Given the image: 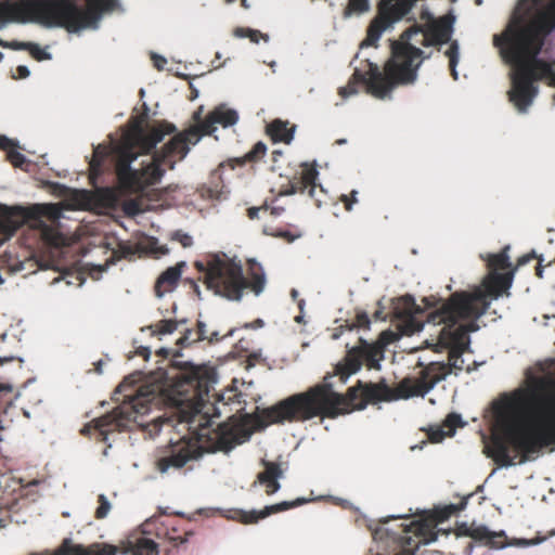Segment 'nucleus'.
Segmentation results:
<instances>
[{"mask_svg":"<svg viewBox=\"0 0 555 555\" xmlns=\"http://www.w3.org/2000/svg\"><path fill=\"white\" fill-rule=\"evenodd\" d=\"M125 211L129 215H137L141 211L138 201L130 199L125 204Z\"/></svg>","mask_w":555,"mask_h":555,"instance_id":"nucleus-49","label":"nucleus"},{"mask_svg":"<svg viewBox=\"0 0 555 555\" xmlns=\"http://www.w3.org/2000/svg\"><path fill=\"white\" fill-rule=\"evenodd\" d=\"M283 211H284L283 207H273V208H271L270 214L272 216H280Z\"/></svg>","mask_w":555,"mask_h":555,"instance_id":"nucleus-64","label":"nucleus"},{"mask_svg":"<svg viewBox=\"0 0 555 555\" xmlns=\"http://www.w3.org/2000/svg\"><path fill=\"white\" fill-rule=\"evenodd\" d=\"M509 246H505L498 254H489L486 258L487 266L490 272H498L499 270L509 269L512 263L508 256Z\"/></svg>","mask_w":555,"mask_h":555,"instance_id":"nucleus-29","label":"nucleus"},{"mask_svg":"<svg viewBox=\"0 0 555 555\" xmlns=\"http://www.w3.org/2000/svg\"><path fill=\"white\" fill-rule=\"evenodd\" d=\"M135 354L142 357L144 360H149L151 356V350L149 347L140 346L137 348Z\"/></svg>","mask_w":555,"mask_h":555,"instance_id":"nucleus-58","label":"nucleus"},{"mask_svg":"<svg viewBox=\"0 0 555 555\" xmlns=\"http://www.w3.org/2000/svg\"><path fill=\"white\" fill-rule=\"evenodd\" d=\"M156 244H157V241L156 240H153L150 242V250L153 253V254H157V255H164L166 254L167 249L164 248V247H156Z\"/></svg>","mask_w":555,"mask_h":555,"instance_id":"nucleus-59","label":"nucleus"},{"mask_svg":"<svg viewBox=\"0 0 555 555\" xmlns=\"http://www.w3.org/2000/svg\"><path fill=\"white\" fill-rule=\"evenodd\" d=\"M266 153L267 145L259 141L243 157L235 158V162L240 166H244L247 163H257L264 157Z\"/></svg>","mask_w":555,"mask_h":555,"instance_id":"nucleus-32","label":"nucleus"},{"mask_svg":"<svg viewBox=\"0 0 555 555\" xmlns=\"http://www.w3.org/2000/svg\"><path fill=\"white\" fill-rule=\"evenodd\" d=\"M358 191L352 190L350 194H343L339 199L344 204V207L347 211H351L353 204L358 203Z\"/></svg>","mask_w":555,"mask_h":555,"instance_id":"nucleus-46","label":"nucleus"},{"mask_svg":"<svg viewBox=\"0 0 555 555\" xmlns=\"http://www.w3.org/2000/svg\"><path fill=\"white\" fill-rule=\"evenodd\" d=\"M462 353L463 352H460V350H449V362L448 363L430 362L429 364L425 365L424 363L418 362L417 366L422 367L418 375L423 374L431 365H437L440 367V370H438L437 374L430 373L426 379H433L435 377V375H440V373H442L443 377L441 378V380H443L450 373H452L453 370L454 371L463 370L464 361L462 359Z\"/></svg>","mask_w":555,"mask_h":555,"instance_id":"nucleus-24","label":"nucleus"},{"mask_svg":"<svg viewBox=\"0 0 555 555\" xmlns=\"http://www.w3.org/2000/svg\"><path fill=\"white\" fill-rule=\"evenodd\" d=\"M105 157H106L105 152L100 151L99 147H96L94 150L92 159L90 162V171H91L90 179H93L94 176H99L101 173Z\"/></svg>","mask_w":555,"mask_h":555,"instance_id":"nucleus-36","label":"nucleus"},{"mask_svg":"<svg viewBox=\"0 0 555 555\" xmlns=\"http://www.w3.org/2000/svg\"><path fill=\"white\" fill-rule=\"evenodd\" d=\"M31 42H22V41H11L9 43L5 42V48H11L13 50H27L29 49Z\"/></svg>","mask_w":555,"mask_h":555,"instance_id":"nucleus-53","label":"nucleus"},{"mask_svg":"<svg viewBox=\"0 0 555 555\" xmlns=\"http://www.w3.org/2000/svg\"><path fill=\"white\" fill-rule=\"evenodd\" d=\"M468 494L461 499L457 504H448L426 513L417 520H411L410 524H400L398 530L389 528H377L373 532L375 541H386L392 546V555H415L421 543L428 544L438 539V535H448L451 529H437L440 522L448 520L451 516L466 508Z\"/></svg>","mask_w":555,"mask_h":555,"instance_id":"nucleus-6","label":"nucleus"},{"mask_svg":"<svg viewBox=\"0 0 555 555\" xmlns=\"http://www.w3.org/2000/svg\"><path fill=\"white\" fill-rule=\"evenodd\" d=\"M545 538H535L533 540H520L517 544L518 545H534V544H539L541 543L542 541H544Z\"/></svg>","mask_w":555,"mask_h":555,"instance_id":"nucleus-61","label":"nucleus"},{"mask_svg":"<svg viewBox=\"0 0 555 555\" xmlns=\"http://www.w3.org/2000/svg\"><path fill=\"white\" fill-rule=\"evenodd\" d=\"M152 60H153L154 66L158 70L164 69L165 65L167 64V60L164 56H160L157 54H152Z\"/></svg>","mask_w":555,"mask_h":555,"instance_id":"nucleus-57","label":"nucleus"},{"mask_svg":"<svg viewBox=\"0 0 555 555\" xmlns=\"http://www.w3.org/2000/svg\"><path fill=\"white\" fill-rule=\"evenodd\" d=\"M469 537L476 541L485 542L492 547H502L505 541V534L503 532H491L485 526L473 528L472 532H469Z\"/></svg>","mask_w":555,"mask_h":555,"instance_id":"nucleus-27","label":"nucleus"},{"mask_svg":"<svg viewBox=\"0 0 555 555\" xmlns=\"http://www.w3.org/2000/svg\"><path fill=\"white\" fill-rule=\"evenodd\" d=\"M98 503H99V506L95 509L94 517L96 519H103L108 515L112 506H111V503L108 502L107 498L104 494H100L98 496Z\"/></svg>","mask_w":555,"mask_h":555,"instance_id":"nucleus-39","label":"nucleus"},{"mask_svg":"<svg viewBox=\"0 0 555 555\" xmlns=\"http://www.w3.org/2000/svg\"><path fill=\"white\" fill-rule=\"evenodd\" d=\"M472 529L473 528L468 527L467 524L462 522L456 527L454 532L456 537H469V532H472Z\"/></svg>","mask_w":555,"mask_h":555,"instance_id":"nucleus-54","label":"nucleus"},{"mask_svg":"<svg viewBox=\"0 0 555 555\" xmlns=\"http://www.w3.org/2000/svg\"><path fill=\"white\" fill-rule=\"evenodd\" d=\"M120 249L125 256H130V255H134L137 253L138 248L133 247L131 245H122V246H120Z\"/></svg>","mask_w":555,"mask_h":555,"instance_id":"nucleus-62","label":"nucleus"},{"mask_svg":"<svg viewBox=\"0 0 555 555\" xmlns=\"http://www.w3.org/2000/svg\"><path fill=\"white\" fill-rule=\"evenodd\" d=\"M295 127H288L287 121L274 119L267 126V132L274 142L291 143L294 138Z\"/></svg>","mask_w":555,"mask_h":555,"instance_id":"nucleus-26","label":"nucleus"},{"mask_svg":"<svg viewBox=\"0 0 555 555\" xmlns=\"http://www.w3.org/2000/svg\"><path fill=\"white\" fill-rule=\"evenodd\" d=\"M185 262H178L173 267L167 268L156 280L154 291L157 297H163L165 293L171 292L178 284L182 269Z\"/></svg>","mask_w":555,"mask_h":555,"instance_id":"nucleus-23","label":"nucleus"},{"mask_svg":"<svg viewBox=\"0 0 555 555\" xmlns=\"http://www.w3.org/2000/svg\"><path fill=\"white\" fill-rule=\"evenodd\" d=\"M60 215V209L53 204L35 205L29 209L0 204V229L15 232L27 221H39L41 218L56 221Z\"/></svg>","mask_w":555,"mask_h":555,"instance_id":"nucleus-14","label":"nucleus"},{"mask_svg":"<svg viewBox=\"0 0 555 555\" xmlns=\"http://www.w3.org/2000/svg\"><path fill=\"white\" fill-rule=\"evenodd\" d=\"M235 35L237 37H248L250 41L257 43L259 41V37L261 36V33L259 30H254L249 28H236Z\"/></svg>","mask_w":555,"mask_h":555,"instance_id":"nucleus-45","label":"nucleus"},{"mask_svg":"<svg viewBox=\"0 0 555 555\" xmlns=\"http://www.w3.org/2000/svg\"><path fill=\"white\" fill-rule=\"evenodd\" d=\"M514 270L506 273L490 272L481 287L473 292L460 291L450 295L449 309L461 317L480 318L490 307V297L498 298L513 283Z\"/></svg>","mask_w":555,"mask_h":555,"instance_id":"nucleus-11","label":"nucleus"},{"mask_svg":"<svg viewBox=\"0 0 555 555\" xmlns=\"http://www.w3.org/2000/svg\"><path fill=\"white\" fill-rule=\"evenodd\" d=\"M403 301L406 304V314L409 317L408 320V326L410 327L411 332H420L422 331L424 323L416 320L413 315L414 312L418 310V307L415 305L414 299L411 296H405L403 298Z\"/></svg>","mask_w":555,"mask_h":555,"instance_id":"nucleus-34","label":"nucleus"},{"mask_svg":"<svg viewBox=\"0 0 555 555\" xmlns=\"http://www.w3.org/2000/svg\"><path fill=\"white\" fill-rule=\"evenodd\" d=\"M306 503L305 499H297L295 501H284L278 504L266 506L262 511H243V509H236L234 511L233 518L238 520L242 524L248 525V524H256L260 519H263L271 514L280 513L287 511L289 508L299 506L301 504Z\"/></svg>","mask_w":555,"mask_h":555,"instance_id":"nucleus-18","label":"nucleus"},{"mask_svg":"<svg viewBox=\"0 0 555 555\" xmlns=\"http://www.w3.org/2000/svg\"><path fill=\"white\" fill-rule=\"evenodd\" d=\"M70 201L80 208H88L92 205L101 208H114L118 204L119 196L115 189L98 188L93 192L74 190Z\"/></svg>","mask_w":555,"mask_h":555,"instance_id":"nucleus-16","label":"nucleus"},{"mask_svg":"<svg viewBox=\"0 0 555 555\" xmlns=\"http://www.w3.org/2000/svg\"><path fill=\"white\" fill-rule=\"evenodd\" d=\"M17 78L24 79L27 78L30 74L29 69L25 65H18L16 68Z\"/></svg>","mask_w":555,"mask_h":555,"instance_id":"nucleus-60","label":"nucleus"},{"mask_svg":"<svg viewBox=\"0 0 555 555\" xmlns=\"http://www.w3.org/2000/svg\"><path fill=\"white\" fill-rule=\"evenodd\" d=\"M201 341V338L198 334L196 333V330H190L186 328L183 333V335L178 339V345L181 347H188L193 343Z\"/></svg>","mask_w":555,"mask_h":555,"instance_id":"nucleus-42","label":"nucleus"},{"mask_svg":"<svg viewBox=\"0 0 555 555\" xmlns=\"http://www.w3.org/2000/svg\"><path fill=\"white\" fill-rule=\"evenodd\" d=\"M160 392L175 409V426L181 427L179 431H188L178 441L170 442L159 451L155 466L162 474L180 469L205 452H229L235 446L249 440L254 431L263 428L258 413L231 415L227 422L211 428L212 417L221 414L220 404L241 405L243 395L236 389H230L219 396L216 405L208 400L207 383L192 375L178 379L168 389L158 385L140 387L130 401H125L109 413L92 420L80 429V434H96V440L105 442L111 433L128 430L131 424L138 422L139 416L149 413L150 404Z\"/></svg>","mask_w":555,"mask_h":555,"instance_id":"nucleus-1","label":"nucleus"},{"mask_svg":"<svg viewBox=\"0 0 555 555\" xmlns=\"http://www.w3.org/2000/svg\"><path fill=\"white\" fill-rule=\"evenodd\" d=\"M115 555H159L158 544L150 538L134 537L117 547Z\"/></svg>","mask_w":555,"mask_h":555,"instance_id":"nucleus-20","label":"nucleus"},{"mask_svg":"<svg viewBox=\"0 0 555 555\" xmlns=\"http://www.w3.org/2000/svg\"><path fill=\"white\" fill-rule=\"evenodd\" d=\"M318 175L314 167L304 164L300 172L294 175L286 185H282L280 194L293 195L308 192L309 197L314 201L317 206H320L325 197V192L322 185L317 183Z\"/></svg>","mask_w":555,"mask_h":555,"instance_id":"nucleus-15","label":"nucleus"},{"mask_svg":"<svg viewBox=\"0 0 555 555\" xmlns=\"http://www.w3.org/2000/svg\"><path fill=\"white\" fill-rule=\"evenodd\" d=\"M362 388L359 382L346 395L336 392L330 383L317 384L304 392L295 393L258 412L263 428L285 422H306L314 417L335 418L353 410H362Z\"/></svg>","mask_w":555,"mask_h":555,"instance_id":"nucleus-2","label":"nucleus"},{"mask_svg":"<svg viewBox=\"0 0 555 555\" xmlns=\"http://www.w3.org/2000/svg\"><path fill=\"white\" fill-rule=\"evenodd\" d=\"M14 149L15 147L9 150L7 153V158L15 168H23L24 165H26L28 162L22 153L15 151Z\"/></svg>","mask_w":555,"mask_h":555,"instance_id":"nucleus-41","label":"nucleus"},{"mask_svg":"<svg viewBox=\"0 0 555 555\" xmlns=\"http://www.w3.org/2000/svg\"><path fill=\"white\" fill-rule=\"evenodd\" d=\"M196 333L198 334L201 340H208L209 343L220 340L218 332H211L210 334H208L206 324L203 321H197Z\"/></svg>","mask_w":555,"mask_h":555,"instance_id":"nucleus-40","label":"nucleus"},{"mask_svg":"<svg viewBox=\"0 0 555 555\" xmlns=\"http://www.w3.org/2000/svg\"><path fill=\"white\" fill-rule=\"evenodd\" d=\"M440 370L437 365H431L417 377H404L396 387H389L385 379L378 383H362V402L360 408H365L367 403L391 402L399 399H409L411 397H424L428 393L443 377V374L435 375L433 379H426L430 373L437 374Z\"/></svg>","mask_w":555,"mask_h":555,"instance_id":"nucleus-10","label":"nucleus"},{"mask_svg":"<svg viewBox=\"0 0 555 555\" xmlns=\"http://www.w3.org/2000/svg\"><path fill=\"white\" fill-rule=\"evenodd\" d=\"M365 85L366 91L377 99L388 96L396 85H404L397 75L388 72V61L385 64L384 73L374 63H367V69L361 72L356 69L348 83L338 89V94L347 99L358 93V86Z\"/></svg>","mask_w":555,"mask_h":555,"instance_id":"nucleus-12","label":"nucleus"},{"mask_svg":"<svg viewBox=\"0 0 555 555\" xmlns=\"http://www.w3.org/2000/svg\"><path fill=\"white\" fill-rule=\"evenodd\" d=\"M194 266L198 272L204 273L206 287L229 300H241L245 289H250L258 296L266 286L263 268L254 259L247 261V276L244 275L241 263L217 255L209 256L205 262L196 261Z\"/></svg>","mask_w":555,"mask_h":555,"instance_id":"nucleus-5","label":"nucleus"},{"mask_svg":"<svg viewBox=\"0 0 555 555\" xmlns=\"http://www.w3.org/2000/svg\"><path fill=\"white\" fill-rule=\"evenodd\" d=\"M273 236L285 238L287 242H294L295 238H297L299 235H294L289 231H276L275 233H272Z\"/></svg>","mask_w":555,"mask_h":555,"instance_id":"nucleus-56","label":"nucleus"},{"mask_svg":"<svg viewBox=\"0 0 555 555\" xmlns=\"http://www.w3.org/2000/svg\"><path fill=\"white\" fill-rule=\"evenodd\" d=\"M211 114L216 124H220L224 128L235 125L238 120L237 112L232 108H228L225 105L217 106L211 111Z\"/></svg>","mask_w":555,"mask_h":555,"instance_id":"nucleus-30","label":"nucleus"},{"mask_svg":"<svg viewBox=\"0 0 555 555\" xmlns=\"http://www.w3.org/2000/svg\"><path fill=\"white\" fill-rule=\"evenodd\" d=\"M16 397L17 396L12 385L0 383V412L5 413L7 410L13 404Z\"/></svg>","mask_w":555,"mask_h":555,"instance_id":"nucleus-35","label":"nucleus"},{"mask_svg":"<svg viewBox=\"0 0 555 555\" xmlns=\"http://www.w3.org/2000/svg\"><path fill=\"white\" fill-rule=\"evenodd\" d=\"M371 324V320L366 312L361 311L358 312L354 320L352 321H346V324L341 327H346L347 330L351 331L353 328H369Z\"/></svg>","mask_w":555,"mask_h":555,"instance_id":"nucleus-37","label":"nucleus"},{"mask_svg":"<svg viewBox=\"0 0 555 555\" xmlns=\"http://www.w3.org/2000/svg\"><path fill=\"white\" fill-rule=\"evenodd\" d=\"M446 55L449 57V66L452 77L457 79L456 65L459 62V47L456 42L451 43L449 49L446 52Z\"/></svg>","mask_w":555,"mask_h":555,"instance_id":"nucleus-38","label":"nucleus"},{"mask_svg":"<svg viewBox=\"0 0 555 555\" xmlns=\"http://www.w3.org/2000/svg\"><path fill=\"white\" fill-rule=\"evenodd\" d=\"M173 240L178 241L184 248L190 247L193 244L192 236L181 231H177L173 234Z\"/></svg>","mask_w":555,"mask_h":555,"instance_id":"nucleus-48","label":"nucleus"},{"mask_svg":"<svg viewBox=\"0 0 555 555\" xmlns=\"http://www.w3.org/2000/svg\"><path fill=\"white\" fill-rule=\"evenodd\" d=\"M424 302L427 308L434 309L426 315L427 323L443 324L438 335V343L450 350L464 352L469 343L468 333L476 332L479 328L476 323L479 318L457 315L448 307L450 297L441 299L431 296L424 298Z\"/></svg>","mask_w":555,"mask_h":555,"instance_id":"nucleus-8","label":"nucleus"},{"mask_svg":"<svg viewBox=\"0 0 555 555\" xmlns=\"http://www.w3.org/2000/svg\"><path fill=\"white\" fill-rule=\"evenodd\" d=\"M88 8L82 10L75 0H26L14 3L0 2V24L9 22H35L46 27H61L68 33H77L99 18L114 0H86Z\"/></svg>","mask_w":555,"mask_h":555,"instance_id":"nucleus-3","label":"nucleus"},{"mask_svg":"<svg viewBox=\"0 0 555 555\" xmlns=\"http://www.w3.org/2000/svg\"><path fill=\"white\" fill-rule=\"evenodd\" d=\"M542 261H543V257L542 255L539 256V259H538V266L535 267V275L539 278V279H542L543 278V270H544V267L542 266Z\"/></svg>","mask_w":555,"mask_h":555,"instance_id":"nucleus-63","label":"nucleus"},{"mask_svg":"<svg viewBox=\"0 0 555 555\" xmlns=\"http://www.w3.org/2000/svg\"><path fill=\"white\" fill-rule=\"evenodd\" d=\"M261 465L263 466V470L257 475V478L254 482L263 485L266 487V493L271 495L278 492L281 488L279 479L283 477V469L281 464L278 462L267 461L264 459L261 460Z\"/></svg>","mask_w":555,"mask_h":555,"instance_id":"nucleus-19","label":"nucleus"},{"mask_svg":"<svg viewBox=\"0 0 555 555\" xmlns=\"http://www.w3.org/2000/svg\"><path fill=\"white\" fill-rule=\"evenodd\" d=\"M16 146H17V144L13 140L7 138L5 135L0 134V150L7 151V153H8L10 149H13Z\"/></svg>","mask_w":555,"mask_h":555,"instance_id":"nucleus-51","label":"nucleus"},{"mask_svg":"<svg viewBox=\"0 0 555 555\" xmlns=\"http://www.w3.org/2000/svg\"><path fill=\"white\" fill-rule=\"evenodd\" d=\"M539 256H540V255H537L534 250H532V251H531V253H529V254H526V255L521 256V257H520V258H518V260H517V266H516V268H517V267H521V266H524V264L528 263V262H529V261H531L532 259H539Z\"/></svg>","mask_w":555,"mask_h":555,"instance_id":"nucleus-52","label":"nucleus"},{"mask_svg":"<svg viewBox=\"0 0 555 555\" xmlns=\"http://www.w3.org/2000/svg\"><path fill=\"white\" fill-rule=\"evenodd\" d=\"M175 131L176 127L167 121L152 127L149 131L142 128L140 121L137 122L132 132L113 151L115 172L121 191L129 194H141L149 186L160 182V180H157L149 183L145 170L156 163V156L164 152L166 144L162 150L154 152L152 160L141 169H133L131 164L140 154L152 152L166 134H171Z\"/></svg>","mask_w":555,"mask_h":555,"instance_id":"nucleus-4","label":"nucleus"},{"mask_svg":"<svg viewBox=\"0 0 555 555\" xmlns=\"http://www.w3.org/2000/svg\"><path fill=\"white\" fill-rule=\"evenodd\" d=\"M193 119L196 124L173 135L166 143L164 152L156 156V163L145 170L149 183L162 180L165 175L163 165H167L170 170L175 169L176 156H178V160H182L190 152V145H195L202 137L209 135L216 130V120H214L211 112L204 120H201V109H198L193 114Z\"/></svg>","mask_w":555,"mask_h":555,"instance_id":"nucleus-9","label":"nucleus"},{"mask_svg":"<svg viewBox=\"0 0 555 555\" xmlns=\"http://www.w3.org/2000/svg\"><path fill=\"white\" fill-rule=\"evenodd\" d=\"M414 0H380L378 9L399 14L404 10V16L412 10Z\"/></svg>","mask_w":555,"mask_h":555,"instance_id":"nucleus-31","label":"nucleus"},{"mask_svg":"<svg viewBox=\"0 0 555 555\" xmlns=\"http://www.w3.org/2000/svg\"><path fill=\"white\" fill-rule=\"evenodd\" d=\"M465 422H463L462 417L457 413H450L444 418L441 426L436 428H430L428 431V438L431 442L437 443L442 441V439L447 436H453L457 427L465 426Z\"/></svg>","mask_w":555,"mask_h":555,"instance_id":"nucleus-25","label":"nucleus"},{"mask_svg":"<svg viewBox=\"0 0 555 555\" xmlns=\"http://www.w3.org/2000/svg\"><path fill=\"white\" fill-rule=\"evenodd\" d=\"M414 36L421 37L423 47L440 46L449 41L450 29L447 25L434 22L426 28L414 25L404 30L399 40L391 42V57L388 60V72L397 75L403 83H413L417 77V69L424 59V51L417 48L410 40Z\"/></svg>","mask_w":555,"mask_h":555,"instance_id":"nucleus-7","label":"nucleus"},{"mask_svg":"<svg viewBox=\"0 0 555 555\" xmlns=\"http://www.w3.org/2000/svg\"><path fill=\"white\" fill-rule=\"evenodd\" d=\"M260 211H268V207L267 206H262V207H249L247 209V217L250 219V220H254V219H257L259 217V212Z\"/></svg>","mask_w":555,"mask_h":555,"instance_id":"nucleus-55","label":"nucleus"},{"mask_svg":"<svg viewBox=\"0 0 555 555\" xmlns=\"http://www.w3.org/2000/svg\"><path fill=\"white\" fill-rule=\"evenodd\" d=\"M404 17V11L399 14H393L385 10L378 9L377 15L372 20L367 27L366 38L362 42L363 46L377 47V42L383 33L392 24Z\"/></svg>","mask_w":555,"mask_h":555,"instance_id":"nucleus-17","label":"nucleus"},{"mask_svg":"<svg viewBox=\"0 0 555 555\" xmlns=\"http://www.w3.org/2000/svg\"><path fill=\"white\" fill-rule=\"evenodd\" d=\"M117 547L106 543H92L83 545L75 543L72 538L64 546L63 554L68 555H115Z\"/></svg>","mask_w":555,"mask_h":555,"instance_id":"nucleus-21","label":"nucleus"},{"mask_svg":"<svg viewBox=\"0 0 555 555\" xmlns=\"http://www.w3.org/2000/svg\"><path fill=\"white\" fill-rule=\"evenodd\" d=\"M28 52L36 61L50 60L51 54L42 50L37 43L31 42Z\"/></svg>","mask_w":555,"mask_h":555,"instance_id":"nucleus-44","label":"nucleus"},{"mask_svg":"<svg viewBox=\"0 0 555 555\" xmlns=\"http://www.w3.org/2000/svg\"><path fill=\"white\" fill-rule=\"evenodd\" d=\"M14 360H21L16 352L5 353L0 346V364L3 365Z\"/></svg>","mask_w":555,"mask_h":555,"instance_id":"nucleus-50","label":"nucleus"},{"mask_svg":"<svg viewBox=\"0 0 555 555\" xmlns=\"http://www.w3.org/2000/svg\"><path fill=\"white\" fill-rule=\"evenodd\" d=\"M33 222L34 227L40 230L41 238L44 243L54 247L63 245L64 237L56 228L46 224L42 220Z\"/></svg>","mask_w":555,"mask_h":555,"instance_id":"nucleus-28","label":"nucleus"},{"mask_svg":"<svg viewBox=\"0 0 555 555\" xmlns=\"http://www.w3.org/2000/svg\"><path fill=\"white\" fill-rule=\"evenodd\" d=\"M370 3L369 0H349L347 5V12H353V13H364L369 11Z\"/></svg>","mask_w":555,"mask_h":555,"instance_id":"nucleus-43","label":"nucleus"},{"mask_svg":"<svg viewBox=\"0 0 555 555\" xmlns=\"http://www.w3.org/2000/svg\"><path fill=\"white\" fill-rule=\"evenodd\" d=\"M185 321H177V320H160L159 322L147 326V330L151 331V335H166L173 333L180 324H184Z\"/></svg>","mask_w":555,"mask_h":555,"instance_id":"nucleus-33","label":"nucleus"},{"mask_svg":"<svg viewBox=\"0 0 555 555\" xmlns=\"http://www.w3.org/2000/svg\"><path fill=\"white\" fill-rule=\"evenodd\" d=\"M514 22L519 23L522 27L533 28L543 41L542 34L546 35L555 28V0H551L546 8L538 14L532 25H524L520 21L517 20L511 21L507 25Z\"/></svg>","mask_w":555,"mask_h":555,"instance_id":"nucleus-22","label":"nucleus"},{"mask_svg":"<svg viewBox=\"0 0 555 555\" xmlns=\"http://www.w3.org/2000/svg\"><path fill=\"white\" fill-rule=\"evenodd\" d=\"M68 541H69V538H64L62 540V542L60 543V545L55 550H53V551L44 550L39 553H33V555H68L69 553L63 554V552H62Z\"/></svg>","mask_w":555,"mask_h":555,"instance_id":"nucleus-47","label":"nucleus"},{"mask_svg":"<svg viewBox=\"0 0 555 555\" xmlns=\"http://www.w3.org/2000/svg\"><path fill=\"white\" fill-rule=\"evenodd\" d=\"M384 359V345L375 341L367 343L363 338H359V344L347 350L344 359L336 364L335 373L340 376L343 382L360 371L363 364L369 370H379L380 361Z\"/></svg>","mask_w":555,"mask_h":555,"instance_id":"nucleus-13","label":"nucleus"}]
</instances>
